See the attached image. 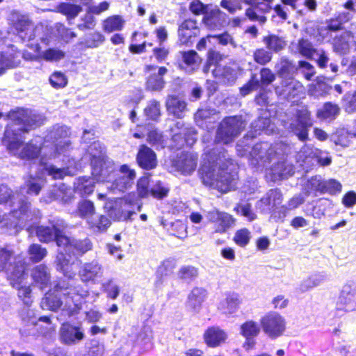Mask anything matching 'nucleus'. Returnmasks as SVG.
Instances as JSON below:
<instances>
[{"label":"nucleus","mask_w":356,"mask_h":356,"mask_svg":"<svg viewBox=\"0 0 356 356\" xmlns=\"http://www.w3.org/2000/svg\"><path fill=\"white\" fill-rule=\"evenodd\" d=\"M15 131L11 128L5 131L3 142L8 146L10 152L23 159H33L40 153L41 164L44 165L48 175L52 176L54 179H62L66 175L72 174L69 168H58L54 165H46V160L65 154L68 151L71 143L67 138L69 129L67 127H54L47 136V140L42 147L38 146V144L42 141L40 137H37L30 143L23 144L21 138L15 133Z\"/></svg>","instance_id":"nucleus-1"},{"label":"nucleus","mask_w":356,"mask_h":356,"mask_svg":"<svg viewBox=\"0 0 356 356\" xmlns=\"http://www.w3.org/2000/svg\"><path fill=\"white\" fill-rule=\"evenodd\" d=\"M232 164L225 153L216 156L215 152L205 153L199 170L202 183L226 193L235 186L234 176L225 172Z\"/></svg>","instance_id":"nucleus-2"},{"label":"nucleus","mask_w":356,"mask_h":356,"mask_svg":"<svg viewBox=\"0 0 356 356\" xmlns=\"http://www.w3.org/2000/svg\"><path fill=\"white\" fill-rule=\"evenodd\" d=\"M56 293H47L40 305L43 309L57 312L61 309L69 316L79 312L83 300L88 296V291L81 286L65 288L57 286Z\"/></svg>","instance_id":"nucleus-3"},{"label":"nucleus","mask_w":356,"mask_h":356,"mask_svg":"<svg viewBox=\"0 0 356 356\" xmlns=\"http://www.w3.org/2000/svg\"><path fill=\"white\" fill-rule=\"evenodd\" d=\"M57 245L59 248L56 260L57 269L61 270L65 276L72 277L75 273L72 270L73 262H71L70 254H84L91 249V243L88 239L77 241L67 236H61L57 239Z\"/></svg>","instance_id":"nucleus-4"},{"label":"nucleus","mask_w":356,"mask_h":356,"mask_svg":"<svg viewBox=\"0 0 356 356\" xmlns=\"http://www.w3.org/2000/svg\"><path fill=\"white\" fill-rule=\"evenodd\" d=\"M102 149L101 145L96 142L90 147L89 151L92 156L91 161L92 176L94 177L97 182H110L114 166L112 161L104 158Z\"/></svg>","instance_id":"nucleus-5"},{"label":"nucleus","mask_w":356,"mask_h":356,"mask_svg":"<svg viewBox=\"0 0 356 356\" xmlns=\"http://www.w3.org/2000/svg\"><path fill=\"white\" fill-rule=\"evenodd\" d=\"M245 128L241 117L234 116L224 119L217 131L216 142L228 144L234 140Z\"/></svg>","instance_id":"nucleus-6"},{"label":"nucleus","mask_w":356,"mask_h":356,"mask_svg":"<svg viewBox=\"0 0 356 356\" xmlns=\"http://www.w3.org/2000/svg\"><path fill=\"white\" fill-rule=\"evenodd\" d=\"M8 118L17 124H22L23 128L21 129L25 131L40 127L44 120L42 115L24 108H18L10 112Z\"/></svg>","instance_id":"nucleus-7"},{"label":"nucleus","mask_w":356,"mask_h":356,"mask_svg":"<svg viewBox=\"0 0 356 356\" xmlns=\"http://www.w3.org/2000/svg\"><path fill=\"white\" fill-rule=\"evenodd\" d=\"M263 331L270 339H276L282 336L286 327V319L277 312H269L261 319Z\"/></svg>","instance_id":"nucleus-8"},{"label":"nucleus","mask_w":356,"mask_h":356,"mask_svg":"<svg viewBox=\"0 0 356 356\" xmlns=\"http://www.w3.org/2000/svg\"><path fill=\"white\" fill-rule=\"evenodd\" d=\"M264 142L256 144L250 154V161L252 165H265L277 156V146Z\"/></svg>","instance_id":"nucleus-9"},{"label":"nucleus","mask_w":356,"mask_h":356,"mask_svg":"<svg viewBox=\"0 0 356 356\" xmlns=\"http://www.w3.org/2000/svg\"><path fill=\"white\" fill-rule=\"evenodd\" d=\"M310 115L307 109H300L297 112L296 119L290 124L291 130L302 141L307 138L309 129L312 126Z\"/></svg>","instance_id":"nucleus-10"},{"label":"nucleus","mask_w":356,"mask_h":356,"mask_svg":"<svg viewBox=\"0 0 356 356\" xmlns=\"http://www.w3.org/2000/svg\"><path fill=\"white\" fill-rule=\"evenodd\" d=\"M172 133V139L177 143L176 146L179 148L186 143L188 145L192 146L196 141L195 136L196 133L193 129L186 127L181 121L177 122L171 128Z\"/></svg>","instance_id":"nucleus-11"},{"label":"nucleus","mask_w":356,"mask_h":356,"mask_svg":"<svg viewBox=\"0 0 356 356\" xmlns=\"http://www.w3.org/2000/svg\"><path fill=\"white\" fill-rule=\"evenodd\" d=\"M275 79V75L269 68H262L260 71V81L257 79L255 74H253L250 80L241 88V93L245 96L250 92L257 90L260 84L262 86H268Z\"/></svg>","instance_id":"nucleus-12"},{"label":"nucleus","mask_w":356,"mask_h":356,"mask_svg":"<svg viewBox=\"0 0 356 356\" xmlns=\"http://www.w3.org/2000/svg\"><path fill=\"white\" fill-rule=\"evenodd\" d=\"M275 90L277 95L284 99H292L303 93L304 87L298 81L289 79L283 80Z\"/></svg>","instance_id":"nucleus-13"},{"label":"nucleus","mask_w":356,"mask_h":356,"mask_svg":"<svg viewBox=\"0 0 356 356\" xmlns=\"http://www.w3.org/2000/svg\"><path fill=\"white\" fill-rule=\"evenodd\" d=\"M135 178L136 172L128 165H123L120 167L119 174L110 188L114 191L123 192L131 186Z\"/></svg>","instance_id":"nucleus-14"},{"label":"nucleus","mask_w":356,"mask_h":356,"mask_svg":"<svg viewBox=\"0 0 356 356\" xmlns=\"http://www.w3.org/2000/svg\"><path fill=\"white\" fill-rule=\"evenodd\" d=\"M208 218L214 224L216 233H225L234 225L235 219L229 213L213 210L208 213Z\"/></svg>","instance_id":"nucleus-15"},{"label":"nucleus","mask_w":356,"mask_h":356,"mask_svg":"<svg viewBox=\"0 0 356 356\" xmlns=\"http://www.w3.org/2000/svg\"><path fill=\"white\" fill-rule=\"evenodd\" d=\"M61 341L65 344H74L84 338V333L81 327L70 323H64L60 329Z\"/></svg>","instance_id":"nucleus-16"},{"label":"nucleus","mask_w":356,"mask_h":356,"mask_svg":"<svg viewBox=\"0 0 356 356\" xmlns=\"http://www.w3.org/2000/svg\"><path fill=\"white\" fill-rule=\"evenodd\" d=\"M356 302V289L350 284L343 286L337 302L338 308L349 311L353 309Z\"/></svg>","instance_id":"nucleus-17"},{"label":"nucleus","mask_w":356,"mask_h":356,"mask_svg":"<svg viewBox=\"0 0 356 356\" xmlns=\"http://www.w3.org/2000/svg\"><path fill=\"white\" fill-rule=\"evenodd\" d=\"M136 159L138 165L146 170L153 169L157 165L156 154L145 145L140 147Z\"/></svg>","instance_id":"nucleus-18"},{"label":"nucleus","mask_w":356,"mask_h":356,"mask_svg":"<svg viewBox=\"0 0 356 356\" xmlns=\"http://www.w3.org/2000/svg\"><path fill=\"white\" fill-rule=\"evenodd\" d=\"M207 296V291L203 288L195 287L192 289L188 296L186 306L193 312L197 313Z\"/></svg>","instance_id":"nucleus-19"},{"label":"nucleus","mask_w":356,"mask_h":356,"mask_svg":"<svg viewBox=\"0 0 356 356\" xmlns=\"http://www.w3.org/2000/svg\"><path fill=\"white\" fill-rule=\"evenodd\" d=\"M199 30L195 20L187 19L181 23L178 30L179 42L184 44L195 37Z\"/></svg>","instance_id":"nucleus-20"},{"label":"nucleus","mask_w":356,"mask_h":356,"mask_svg":"<svg viewBox=\"0 0 356 356\" xmlns=\"http://www.w3.org/2000/svg\"><path fill=\"white\" fill-rule=\"evenodd\" d=\"M204 338L209 346L214 348L223 343L226 341L227 335L220 327H211L205 331Z\"/></svg>","instance_id":"nucleus-21"},{"label":"nucleus","mask_w":356,"mask_h":356,"mask_svg":"<svg viewBox=\"0 0 356 356\" xmlns=\"http://www.w3.org/2000/svg\"><path fill=\"white\" fill-rule=\"evenodd\" d=\"M102 266L97 261H92L83 265L79 272L81 280L84 282L92 281L103 275Z\"/></svg>","instance_id":"nucleus-22"},{"label":"nucleus","mask_w":356,"mask_h":356,"mask_svg":"<svg viewBox=\"0 0 356 356\" xmlns=\"http://www.w3.org/2000/svg\"><path fill=\"white\" fill-rule=\"evenodd\" d=\"M136 200L137 198L135 194H129L124 197V200L120 201L122 210H118L117 208H115L110 213L111 217L118 220H127L130 219L134 212L127 209L125 207L127 204H132L136 202Z\"/></svg>","instance_id":"nucleus-23"},{"label":"nucleus","mask_w":356,"mask_h":356,"mask_svg":"<svg viewBox=\"0 0 356 356\" xmlns=\"http://www.w3.org/2000/svg\"><path fill=\"white\" fill-rule=\"evenodd\" d=\"M241 302L239 295L229 293L219 302L218 309L225 314H232L236 312Z\"/></svg>","instance_id":"nucleus-24"},{"label":"nucleus","mask_w":356,"mask_h":356,"mask_svg":"<svg viewBox=\"0 0 356 356\" xmlns=\"http://www.w3.org/2000/svg\"><path fill=\"white\" fill-rule=\"evenodd\" d=\"M225 17V14L218 7L207 5L204 10L203 22L209 28L214 29L220 25L219 21Z\"/></svg>","instance_id":"nucleus-25"},{"label":"nucleus","mask_w":356,"mask_h":356,"mask_svg":"<svg viewBox=\"0 0 356 356\" xmlns=\"http://www.w3.org/2000/svg\"><path fill=\"white\" fill-rule=\"evenodd\" d=\"M15 29L22 40H31L34 38V27L26 17H22L15 23Z\"/></svg>","instance_id":"nucleus-26"},{"label":"nucleus","mask_w":356,"mask_h":356,"mask_svg":"<svg viewBox=\"0 0 356 356\" xmlns=\"http://www.w3.org/2000/svg\"><path fill=\"white\" fill-rule=\"evenodd\" d=\"M31 277L35 284L41 289L47 287L50 282V273L47 267L43 264L35 266L31 272Z\"/></svg>","instance_id":"nucleus-27"},{"label":"nucleus","mask_w":356,"mask_h":356,"mask_svg":"<svg viewBox=\"0 0 356 356\" xmlns=\"http://www.w3.org/2000/svg\"><path fill=\"white\" fill-rule=\"evenodd\" d=\"M220 58L221 56L218 52L209 51L208 54L207 64L204 68V72L207 73L211 67H213L211 70L213 76L221 79L225 67L218 64V61Z\"/></svg>","instance_id":"nucleus-28"},{"label":"nucleus","mask_w":356,"mask_h":356,"mask_svg":"<svg viewBox=\"0 0 356 356\" xmlns=\"http://www.w3.org/2000/svg\"><path fill=\"white\" fill-rule=\"evenodd\" d=\"M25 262L19 260L9 266L7 269L8 278L11 284L15 286L19 284L24 277Z\"/></svg>","instance_id":"nucleus-29"},{"label":"nucleus","mask_w":356,"mask_h":356,"mask_svg":"<svg viewBox=\"0 0 356 356\" xmlns=\"http://www.w3.org/2000/svg\"><path fill=\"white\" fill-rule=\"evenodd\" d=\"M196 166L197 156L191 153L184 154L177 162V169L185 175H189L194 172Z\"/></svg>","instance_id":"nucleus-30"},{"label":"nucleus","mask_w":356,"mask_h":356,"mask_svg":"<svg viewBox=\"0 0 356 356\" xmlns=\"http://www.w3.org/2000/svg\"><path fill=\"white\" fill-rule=\"evenodd\" d=\"M36 234L41 242L48 243L57 239L59 236H65L54 225L45 227L40 226L36 229Z\"/></svg>","instance_id":"nucleus-31"},{"label":"nucleus","mask_w":356,"mask_h":356,"mask_svg":"<svg viewBox=\"0 0 356 356\" xmlns=\"http://www.w3.org/2000/svg\"><path fill=\"white\" fill-rule=\"evenodd\" d=\"M168 111L177 118H181L186 109V102L175 96H169L166 100Z\"/></svg>","instance_id":"nucleus-32"},{"label":"nucleus","mask_w":356,"mask_h":356,"mask_svg":"<svg viewBox=\"0 0 356 356\" xmlns=\"http://www.w3.org/2000/svg\"><path fill=\"white\" fill-rule=\"evenodd\" d=\"M291 48L293 49H296V52L309 59L313 58L317 49L314 47L313 44L309 40L304 38L298 40L297 42H293Z\"/></svg>","instance_id":"nucleus-33"},{"label":"nucleus","mask_w":356,"mask_h":356,"mask_svg":"<svg viewBox=\"0 0 356 356\" xmlns=\"http://www.w3.org/2000/svg\"><path fill=\"white\" fill-rule=\"evenodd\" d=\"M175 266V261L170 259L164 260L160 264L156 272L155 284L156 286H159L162 284L163 279L169 276L172 273Z\"/></svg>","instance_id":"nucleus-34"},{"label":"nucleus","mask_w":356,"mask_h":356,"mask_svg":"<svg viewBox=\"0 0 356 356\" xmlns=\"http://www.w3.org/2000/svg\"><path fill=\"white\" fill-rule=\"evenodd\" d=\"M353 38L350 31H344L339 36L335 37L333 41L334 51L341 54L346 53L349 49V42Z\"/></svg>","instance_id":"nucleus-35"},{"label":"nucleus","mask_w":356,"mask_h":356,"mask_svg":"<svg viewBox=\"0 0 356 356\" xmlns=\"http://www.w3.org/2000/svg\"><path fill=\"white\" fill-rule=\"evenodd\" d=\"M124 21L120 15H113L103 21L102 29L105 32L112 33L120 31L124 26Z\"/></svg>","instance_id":"nucleus-36"},{"label":"nucleus","mask_w":356,"mask_h":356,"mask_svg":"<svg viewBox=\"0 0 356 356\" xmlns=\"http://www.w3.org/2000/svg\"><path fill=\"white\" fill-rule=\"evenodd\" d=\"M260 332L259 324L252 320L247 321L240 327V333L245 339L254 338Z\"/></svg>","instance_id":"nucleus-37"},{"label":"nucleus","mask_w":356,"mask_h":356,"mask_svg":"<svg viewBox=\"0 0 356 356\" xmlns=\"http://www.w3.org/2000/svg\"><path fill=\"white\" fill-rule=\"evenodd\" d=\"M324 280V275L321 274L312 275L301 282L299 289L302 292L307 291L321 284Z\"/></svg>","instance_id":"nucleus-38"},{"label":"nucleus","mask_w":356,"mask_h":356,"mask_svg":"<svg viewBox=\"0 0 356 356\" xmlns=\"http://www.w3.org/2000/svg\"><path fill=\"white\" fill-rule=\"evenodd\" d=\"M65 56V51L57 48H49L44 51L40 50V53L41 60L47 62H58L63 59Z\"/></svg>","instance_id":"nucleus-39"},{"label":"nucleus","mask_w":356,"mask_h":356,"mask_svg":"<svg viewBox=\"0 0 356 356\" xmlns=\"http://www.w3.org/2000/svg\"><path fill=\"white\" fill-rule=\"evenodd\" d=\"M95 213V207L92 202L83 200L77 204L76 213L81 218H92L91 216Z\"/></svg>","instance_id":"nucleus-40"},{"label":"nucleus","mask_w":356,"mask_h":356,"mask_svg":"<svg viewBox=\"0 0 356 356\" xmlns=\"http://www.w3.org/2000/svg\"><path fill=\"white\" fill-rule=\"evenodd\" d=\"M350 19L348 13H341L337 17L327 21V29L332 31H337L342 29V25Z\"/></svg>","instance_id":"nucleus-41"},{"label":"nucleus","mask_w":356,"mask_h":356,"mask_svg":"<svg viewBox=\"0 0 356 356\" xmlns=\"http://www.w3.org/2000/svg\"><path fill=\"white\" fill-rule=\"evenodd\" d=\"M182 58L184 63L188 67V72H191L198 68L201 58L195 51H188L182 53Z\"/></svg>","instance_id":"nucleus-42"},{"label":"nucleus","mask_w":356,"mask_h":356,"mask_svg":"<svg viewBox=\"0 0 356 356\" xmlns=\"http://www.w3.org/2000/svg\"><path fill=\"white\" fill-rule=\"evenodd\" d=\"M339 108L337 104L326 103L323 108L318 111L317 116L322 119H334L339 113Z\"/></svg>","instance_id":"nucleus-43"},{"label":"nucleus","mask_w":356,"mask_h":356,"mask_svg":"<svg viewBox=\"0 0 356 356\" xmlns=\"http://www.w3.org/2000/svg\"><path fill=\"white\" fill-rule=\"evenodd\" d=\"M274 179H284L293 175V170L291 165H286L284 162L278 163L272 169Z\"/></svg>","instance_id":"nucleus-44"},{"label":"nucleus","mask_w":356,"mask_h":356,"mask_svg":"<svg viewBox=\"0 0 356 356\" xmlns=\"http://www.w3.org/2000/svg\"><path fill=\"white\" fill-rule=\"evenodd\" d=\"M168 193L169 188L161 181H156L150 188L149 195L157 200H161L167 197Z\"/></svg>","instance_id":"nucleus-45"},{"label":"nucleus","mask_w":356,"mask_h":356,"mask_svg":"<svg viewBox=\"0 0 356 356\" xmlns=\"http://www.w3.org/2000/svg\"><path fill=\"white\" fill-rule=\"evenodd\" d=\"M58 9V11L65 15L68 19L75 18L82 10L80 6L66 3H61Z\"/></svg>","instance_id":"nucleus-46"},{"label":"nucleus","mask_w":356,"mask_h":356,"mask_svg":"<svg viewBox=\"0 0 356 356\" xmlns=\"http://www.w3.org/2000/svg\"><path fill=\"white\" fill-rule=\"evenodd\" d=\"M94 177L92 178L81 177L76 183V190L80 191L83 195H90L94 190Z\"/></svg>","instance_id":"nucleus-47"},{"label":"nucleus","mask_w":356,"mask_h":356,"mask_svg":"<svg viewBox=\"0 0 356 356\" xmlns=\"http://www.w3.org/2000/svg\"><path fill=\"white\" fill-rule=\"evenodd\" d=\"M320 151V149L309 146H304L298 154L299 159H302V162L308 165H313L316 163V156L314 152Z\"/></svg>","instance_id":"nucleus-48"},{"label":"nucleus","mask_w":356,"mask_h":356,"mask_svg":"<svg viewBox=\"0 0 356 356\" xmlns=\"http://www.w3.org/2000/svg\"><path fill=\"white\" fill-rule=\"evenodd\" d=\"M264 42L268 49L275 52L283 49L286 46L285 42L282 38L274 35L265 37Z\"/></svg>","instance_id":"nucleus-49"},{"label":"nucleus","mask_w":356,"mask_h":356,"mask_svg":"<svg viewBox=\"0 0 356 356\" xmlns=\"http://www.w3.org/2000/svg\"><path fill=\"white\" fill-rule=\"evenodd\" d=\"M254 1L255 0H233L232 1L229 0H222L220 6L228 10L229 13L234 14L237 10H241L242 9L241 4V2L245 4H252Z\"/></svg>","instance_id":"nucleus-50"},{"label":"nucleus","mask_w":356,"mask_h":356,"mask_svg":"<svg viewBox=\"0 0 356 356\" xmlns=\"http://www.w3.org/2000/svg\"><path fill=\"white\" fill-rule=\"evenodd\" d=\"M28 253L32 261L38 262L47 256V251L39 244H32L28 250Z\"/></svg>","instance_id":"nucleus-51"},{"label":"nucleus","mask_w":356,"mask_h":356,"mask_svg":"<svg viewBox=\"0 0 356 356\" xmlns=\"http://www.w3.org/2000/svg\"><path fill=\"white\" fill-rule=\"evenodd\" d=\"M150 177L145 175L140 177L137 181V193L138 197L141 198L147 197L150 193Z\"/></svg>","instance_id":"nucleus-52"},{"label":"nucleus","mask_w":356,"mask_h":356,"mask_svg":"<svg viewBox=\"0 0 356 356\" xmlns=\"http://www.w3.org/2000/svg\"><path fill=\"white\" fill-rule=\"evenodd\" d=\"M88 222L90 228L95 232L104 231L111 225L109 219L104 216H100L97 219L90 218L89 220H88Z\"/></svg>","instance_id":"nucleus-53"},{"label":"nucleus","mask_w":356,"mask_h":356,"mask_svg":"<svg viewBox=\"0 0 356 356\" xmlns=\"http://www.w3.org/2000/svg\"><path fill=\"white\" fill-rule=\"evenodd\" d=\"M335 136L337 137L336 138H334L335 144L343 147L348 146L351 139L356 138L354 136V133H350L345 129L338 130Z\"/></svg>","instance_id":"nucleus-54"},{"label":"nucleus","mask_w":356,"mask_h":356,"mask_svg":"<svg viewBox=\"0 0 356 356\" xmlns=\"http://www.w3.org/2000/svg\"><path fill=\"white\" fill-rule=\"evenodd\" d=\"M275 67L278 75L281 77L291 74L294 70L292 63L286 58H281Z\"/></svg>","instance_id":"nucleus-55"},{"label":"nucleus","mask_w":356,"mask_h":356,"mask_svg":"<svg viewBox=\"0 0 356 356\" xmlns=\"http://www.w3.org/2000/svg\"><path fill=\"white\" fill-rule=\"evenodd\" d=\"M165 86V81L162 77L156 74H152L148 77L146 81V88L150 91H161Z\"/></svg>","instance_id":"nucleus-56"},{"label":"nucleus","mask_w":356,"mask_h":356,"mask_svg":"<svg viewBox=\"0 0 356 356\" xmlns=\"http://www.w3.org/2000/svg\"><path fill=\"white\" fill-rule=\"evenodd\" d=\"M253 58L257 63L264 65L271 60L272 54L263 48L257 49L253 54Z\"/></svg>","instance_id":"nucleus-57"},{"label":"nucleus","mask_w":356,"mask_h":356,"mask_svg":"<svg viewBox=\"0 0 356 356\" xmlns=\"http://www.w3.org/2000/svg\"><path fill=\"white\" fill-rule=\"evenodd\" d=\"M251 238L250 232L246 229L243 228L238 230L234 236V241L239 246H245L250 241Z\"/></svg>","instance_id":"nucleus-58"},{"label":"nucleus","mask_w":356,"mask_h":356,"mask_svg":"<svg viewBox=\"0 0 356 356\" xmlns=\"http://www.w3.org/2000/svg\"><path fill=\"white\" fill-rule=\"evenodd\" d=\"M264 204L272 207L280 204L282 202V194L278 190H270L266 197L261 200Z\"/></svg>","instance_id":"nucleus-59"},{"label":"nucleus","mask_w":356,"mask_h":356,"mask_svg":"<svg viewBox=\"0 0 356 356\" xmlns=\"http://www.w3.org/2000/svg\"><path fill=\"white\" fill-rule=\"evenodd\" d=\"M105 38L101 33L94 32L87 36L85 40V44L88 48H95L102 44Z\"/></svg>","instance_id":"nucleus-60"},{"label":"nucleus","mask_w":356,"mask_h":356,"mask_svg":"<svg viewBox=\"0 0 356 356\" xmlns=\"http://www.w3.org/2000/svg\"><path fill=\"white\" fill-rule=\"evenodd\" d=\"M19 53H15L14 55L9 54L8 56L0 54V63L6 67H15L19 65Z\"/></svg>","instance_id":"nucleus-61"},{"label":"nucleus","mask_w":356,"mask_h":356,"mask_svg":"<svg viewBox=\"0 0 356 356\" xmlns=\"http://www.w3.org/2000/svg\"><path fill=\"white\" fill-rule=\"evenodd\" d=\"M344 109L348 113L356 112V91L348 92L343 97Z\"/></svg>","instance_id":"nucleus-62"},{"label":"nucleus","mask_w":356,"mask_h":356,"mask_svg":"<svg viewBox=\"0 0 356 356\" xmlns=\"http://www.w3.org/2000/svg\"><path fill=\"white\" fill-rule=\"evenodd\" d=\"M145 113L149 119L156 120L161 115L159 103L155 100L149 102L145 108Z\"/></svg>","instance_id":"nucleus-63"},{"label":"nucleus","mask_w":356,"mask_h":356,"mask_svg":"<svg viewBox=\"0 0 356 356\" xmlns=\"http://www.w3.org/2000/svg\"><path fill=\"white\" fill-rule=\"evenodd\" d=\"M51 85L56 88L65 87L67 83V79L65 74L60 72H54L49 77Z\"/></svg>","instance_id":"nucleus-64"}]
</instances>
